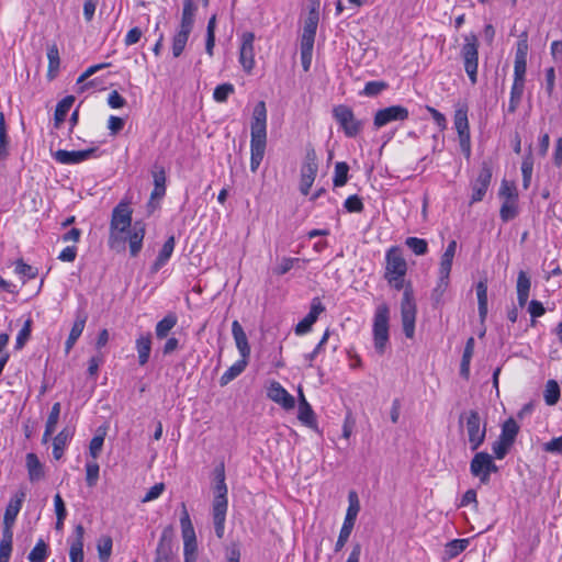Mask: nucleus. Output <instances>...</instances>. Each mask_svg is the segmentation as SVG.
Returning a JSON list of instances; mask_svg holds the SVG:
<instances>
[{"mask_svg":"<svg viewBox=\"0 0 562 562\" xmlns=\"http://www.w3.org/2000/svg\"><path fill=\"white\" fill-rule=\"evenodd\" d=\"M250 131V170L256 172L263 159L267 145V108L265 101H259L255 105Z\"/></svg>","mask_w":562,"mask_h":562,"instance_id":"f257e3e1","label":"nucleus"},{"mask_svg":"<svg viewBox=\"0 0 562 562\" xmlns=\"http://www.w3.org/2000/svg\"><path fill=\"white\" fill-rule=\"evenodd\" d=\"M132 210L128 202L121 201L112 211L110 222V237L109 245L111 248H116L117 245H124L126 238L121 234L125 233L127 228H132Z\"/></svg>","mask_w":562,"mask_h":562,"instance_id":"f03ea898","label":"nucleus"},{"mask_svg":"<svg viewBox=\"0 0 562 562\" xmlns=\"http://www.w3.org/2000/svg\"><path fill=\"white\" fill-rule=\"evenodd\" d=\"M459 425H464L468 434L470 449L476 451L486 437V423H482L480 413L475 409L463 412L459 417Z\"/></svg>","mask_w":562,"mask_h":562,"instance_id":"7ed1b4c3","label":"nucleus"},{"mask_svg":"<svg viewBox=\"0 0 562 562\" xmlns=\"http://www.w3.org/2000/svg\"><path fill=\"white\" fill-rule=\"evenodd\" d=\"M389 322L390 308L386 303H382L375 308L373 318L374 349L379 355L385 352L389 344Z\"/></svg>","mask_w":562,"mask_h":562,"instance_id":"20e7f679","label":"nucleus"},{"mask_svg":"<svg viewBox=\"0 0 562 562\" xmlns=\"http://www.w3.org/2000/svg\"><path fill=\"white\" fill-rule=\"evenodd\" d=\"M333 116L349 138L357 137L363 130L364 122L357 119L352 109L346 104L334 106Z\"/></svg>","mask_w":562,"mask_h":562,"instance_id":"39448f33","label":"nucleus"},{"mask_svg":"<svg viewBox=\"0 0 562 562\" xmlns=\"http://www.w3.org/2000/svg\"><path fill=\"white\" fill-rule=\"evenodd\" d=\"M461 57L464 63V70L469 79L474 85L477 81L479 65V42L475 34L471 33L464 36V44L461 48Z\"/></svg>","mask_w":562,"mask_h":562,"instance_id":"423d86ee","label":"nucleus"},{"mask_svg":"<svg viewBox=\"0 0 562 562\" xmlns=\"http://www.w3.org/2000/svg\"><path fill=\"white\" fill-rule=\"evenodd\" d=\"M416 303L414 300V292L412 284L405 288L403 299L401 302V316L403 331L407 338H413L415 334V321H416Z\"/></svg>","mask_w":562,"mask_h":562,"instance_id":"0eeeda50","label":"nucleus"},{"mask_svg":"<svg viewBox=\"0 0 562 562\" xmlns=\"http://www.w3.org/2000/svg\"><path fill=\"white\" fill-rule=\"evenodd\" d=\"M498 471V467L487 452H476L470 463V472L473 476L479 477L481 484H488L491 473Z\"/></svg>","mask_w":562,"mask_h":562,"instance_id":"6e6552de","label":"nucleus"},{"mask_svg":"<svg viewBox=\"0 0 562 562\" xmlns=\"http://www.w3.org/2000/svg\"><path fill=\"white\" fill-rule=\"evenodd\" d=\"M409 117L408 109L396 104L380 109L373 116V126L379 130L392 122H404Z\"/></svg>","mask_w":562,"mask_h":562,"instance_id":"1a4fd4ad","label":"nucleus"},{"mask_svg":"<svg viewBox=\"0 0 562 562\" xmlns=\"http://www.w3.org/2000/svg\"><path fill=\"white\" fill-rule=\"evenodd\" d=\"M454 127L459 136L460 148L464 156L469 158L471 156V137L467 109L456 110Z\"/></svg>","mask_w":562,"mask_h":562,"instance_id":"9d476101","label":"nucleus"},{"mask_svg":"<svg viewBox=\"0 0 562 562\" xmlns=\"http://www.w3.org/2000/svg\"><path fill=\"white\" fill-rule=\"evenodd\" d=\"M492 180V166L487 161L481 165L477 178L471 183L472 195L470 203H476L483 200Z\"/></svg>","mask_w":562,"mask_h":562,"instance_id":"9b49d317","label":"nucleus"},{"mask_svg":"<svg viewBox=\"0 0 562 562\" xmlns=\"http://www.w3.org/2000/svg\"><path fill=\"white\" fill-rule=\"evenodd\" d=\"M385 273L384 277L397 276L405 277L407 272V263L402 256L398 247H391L385 256Z\"/></svg>","mask_w":562,"mask_h":562,"instance_id":"f8f14e48","label":"nucleus"},{"mask_svg":"<svg viewBox=\"0 0 562 562\" xmlns=\"http://www.w3.org/2000/svg\"><path fill=\"white\" fill-rule=\"evenodd\" d=\"M172 535L173 529L168 526L164 529L159 542L156 548V555L154 562H172L175 554L172 551Z\"/></svg>","mask_w":562,"mask_h":562,"instance_id":"ddd939ff","label":"nucleus"},{"mask_svg":"<svg viewBox=\"0 0 562 562\" xmlns=\"http://www.w3.org/2000/svg\"><path fill=\"white\" fill-rule=\"evenodd\" d=\"M254 41L255 34L252 32H245L243 34L239 61L246 72H250L255 66Z\"/></svg>","mask_w":562,"mask_h":562,"instance_id":"4468645a","label":"nucleus"},{"mask_svg":"<svg viewBox=\"0 0 562 562\" xmlns=\"http://www.w3.org/2000/svg\"><path fill=\"white\" fill-rule=\"evenodd\" d=\"M325 311V306L321 302L319 297H314L311 303V308L307 315L297 323L295 327L296 335H304L308 333L313 324L317 321L321 313Z\"/></svg>","mask_w":562,"mask_h":562,"instance_id":"2eb2a0df","label":"nucleus"},{"mask_svg":"<svg viewBox=\"0 0 562 562\" xmlns=\"http://www.w3.org/2000/svg\"><path fill=\"white\" fill-rule=\"evenodd\" d=\"M95 151L94 148L68 151L58 149L53 154L56 161L63 165H76L89 159Z\"/></svg>","mask_w":562,"mask_h":562,"instance_id":"dca6fc26","label":"nucleus"},{"mask_svg":"<svg viewBox=\"0 0 562 562\" xmlns=\"http://www.w3.org/2000/svg\"><path fill=\"white\" fill-rule=\"evenodd\" d=\"M267 395L270 400L280 404L284 409H292L295 406L294 397L279 382L273 381L270 384Z\"/></svg>","mask_w":562,"mask_h":562,"instance_id":"f3484780","label":"nucleus"},{"mask_svg":"<svg viewBox=\"0 0 562 562\" xmlns=\"http://www.w3.org/2000/svg\"><path fill=\"white\" fill-rule=\"evenodd\" d=\"M319 21V13L316 9H311L304 22L303 33L301 37L302 45L314 46L316 30Z\"/></svg>","mask_w":562,"mask_h":562,"instance_id":"a211bd4d","label":"nucleus"},{"mask_svg":"<svg viewBox=\"0 0 562 562\" xmlns=\"http://www.w3.org/2000/svg\"><path fill=\"white\" fill-rule=\"evenodd\" d=\"M145 237V224L142 221H136L132 228L128 231V246L130 254L132 257H136L143 246V240Z\"/></svg>","mask_w":562,"mask_h":562,"instance_id":"6ab92c4d","label":"nucleus"},{"mask_svg":"<svg viewBox=\"0 0 562 562\" xmlns=\"http://www.w3.org/2000/svg\"><path fill=\"white\" fill-rule=\"evenodd\" d=\"M75 537L70 542L69 559L70 562H83V536L85 528L82 525H77L74 530Z\"/></svg>","mask_w":562,"mask_h":562,"instance_id":"aec40b11","label":"nucleus"},{"mask_svg":"<svg viewBox=\"0 0 562 562\" xmlns=\"http://www.w3.org/2000/svg\"><path fill=\"white\" fill-rule=\"evenodd\" d=\"M232 334L236 344V347L243 359L248 360L250 356V346L248 338L238 321H234L232 324Z\"/></svg>","mask_w":562,"mask_h":562,"instance_id":"412c9836","label":"nucleus"},{"mask_svg":"<svg viewBox=\"0 0 562 562\" xmlns=\"http://www.w3.org/2000/svg\"><path fill=\"white\" fill-rule=\"evenodd\" d=\"M87 319H88V316L85 312L77 313L75 323H74V325L70 329L69 336L65 342V350L67 353L72 349L74 345L76 344L78 338L81 336V334L85 329Z\"/></svg>","mask_w":562,"mask_h":562,"instance_id":"4be33fe9","label":"nucleus"},{"mask_svg":"<svg viewBox=\"0 0 562 562\" xmlns=\"http://www.w3.org/2000/svg\"><path fill=\"white\" fill-rule=\"evenodd\" d=\"M299 394H300V398H299V416L297 417L306 426H308L311 428H315L316 427L315 413L312 409V406L307 403L301 387L299 389Z\"/></svg>","mask_w":562,"mask_h":562,"instance_id":"5701e85b","label":"nucleus"},{"mask_svg":"<svg viewBox=\"0 0 562 562\" xmlns=\"http://www.w3.org/2000/svg\"><path fill=\"white\" fill-rule=\"evenodd\" d=\"M25 498V493L20 492L14 497H12L5 508L3 516V524L14 525L18 514L22 508L23 501Z\"/></svg>","mask_w":562,"mask_h":562,"instance_id":"b1692460","label":"nucleus"},{"mask_svg":"<svg viewBox=\"0 0 562 562\" xmlns=\"http://www.w3.org/2000/svg\"><path fill=\"white\" fill-rule=\"evenodd\" d=\"M196 11V5L194 4L193 0H183V9H182V16L180 22V30L190 32L193 29L194 24V14Z\"/></svg>","mask_w":562,"mask_h":562,"instance_id":"393cba45","label":"nucleus"},{"mask_svg":"<svg viewBox=\"0 0 562 562\" xmlns=\"http://www.w3.org/2000/svg\"><path fill=\"white\" fill-rule=\"evenodd\" d=\"M26 468L31 482H37L45 475L43 464L35 453L31 452L26 454Z\"/></svg>","mask_w":562,"mask_h":562,"instance_id":"a878e982","label":"nucleus"},{"mask_svg":"<svg viewBox=\"0 0 562 562\" xmlns=\"http://www.w3.org/2000/svg\"><path fill=\"white\" fill-rule=\"evenodd\" d=\"M530 285V278L525 271H520L517 277V301L520 307H524L527 304Z\"/></svg>","mask_w":562,"mask_h":562,"instance_id":"bb28decb","label":"nucleus"},{"mask_svg":"<svg viewBox=\"0 0 562 562\" xmlns=\"http://www.w3.org/2000/svg\"><path fill=\"white\" fill-rule=\"evenodd\" d=\"M476 296H477V305H479V316L481 323H484L487 316V282L486 280H481L477 282L476 286Z\"/></svg>","mask_w":562,"mask_h":562,"instance_id":"cd10ccee","label":"nucleus"},{"mask_svg":"<svg viewBox=\"0 0 562 562\" xmlns=\"http://www.w3.org/2000/svg\"><path fill=\"white\" fill-rule=\"evenodd\" d=\"M214 499L212 504L213 510H226L228 507L227 501V485L226 483H215L214 487Z\"/></svg>","mask_w":562,"mask_h":562,"instance_id":"c85d7f7f","label":"nucleus"},{"mask_svg":"<svg viewBox=\"0 0 562 562\" xmlns=\"http://www.w3.org/2000/svg\"><path fill=\"white\" fill-rule=\"evenodd\" d=\"M72 431L68 428H64L59 431L53 440V456L56 460H59L64 454V449L68 441L72 437Z\"/></svg>","mask_w":562,"mask_h":562,"instance_id":"c756f323","label":"nucleus"},{"mask_svg":"<svg viewBox=\"0 0 562 562\" xmlns=\"http://www.w3.org/2000/svg\"><path fill=\"white\" fill-rule=\"evenodd\" d=\"M318 168L301 167V177H300V192L303 195H307L310 190L316 179Z\"/></svg>","mask_w":562,"mask_h":562,"instance_id":"7c9ffc66","label":"nucleus"},{"mask_svg":"<svg viewBox=\"0 0 562 562\" xmlns=\"http://www.w3.org/2000/svg\"><path fill=\"white\" fill-rule=\"evenodd\" d=\"M176 240L175 236H170L165 244L162 245V248L160 249L154 265L153 270L158 271L162 266L166 265V262L171 257L173 249H175Z\"/></svg>","mask_w":562,"mask_h":562,"instance_id":"2f4dec72","label":"nucleus"},{"mask_svg":"<svg viewBox=\"0 0 562 562\" xmlns=\"http://www.w3.org/2000/svg\"><path fill=\"white\" fill-rule=\"evenodd\" d=\"M136 350L138 353V363L145 366L149 360L151 351V335L149 333L136 339Z\"/></svg>","mask_w":562,"mask_h":562,"instance_id":"473e14b6","label":"nucleus"},{"mask_svg":"<svg viewBox=\"0 0 562 562\" xmlns=\"http://www.w3.org/2000/svg\"><path fill=\"white\" fill-rule=\"evenodd\" d=\"M154 190L151 191L150 199H161L166 194V171L164 167L153 171Z\"/></svg>","mask_w":562,"mask_h":562,"instance_id":"72a5a7b5","label":"nucleus"},{"mask_svg":"<svg viewBox=\"0 0 562 562\" xmlns=\"http://www.w3.org/2000/svg\"><path fill=\"white\" fill-rule=\"evenodd\" d=\"M248 364V360L240 358L233 366H231L220 378V384L222 386L227 385L231 381L236 379L244 372Z\"/></svg>","mask_w":562,"mask_h":562,"instance_id":"f704fd0d","label":"nucleus"},{"mask_svg":"<svg viewBox=\"0 0 562 562\" xmlns=\"http://www.w3.org/2000/svg\"><path fill=\"white\" fill-rule=\"evenodd\" d=\"M474 345H475L474 338L470 337L467 340V344H465V347L463 350L461 364H460V374L465 380H468L470 376V362H471V359H472V356L474 352Z\"/></svg>","mask_w":562,"mask_h":562,"instance_id":"c9c22d12","label":"nucleus"},{"mask_svg":"<svg viewBox=\"0 0 562 562\" xmlns=\"http://www.w3.org/2000/svg\"><path fill=\"white\" fill-rule=\"evenodd\" d=\"M75 102L74 95H67L63 100H60L55 109L54 114V125L56 128L60 126V124L65 121L67 113L69 112L70 108L72 106Z\"/></svg>","mask_w":562,"mask_h":562,"instance_id":"e433bc0d","label":"nucleus"},{"mask_svg":"<svg viewBox=\"0 0 562 562\" xmlns=\"http://www.w3.org/2000/svg\"><path fill=\"white\" fill-rule=\"evenodd\" d=\"M47 58H48L47 77H48V79L53 80L54 78H56L58 70H59V66H60L59 50H58V47L56 44L48 46Z\"/></svg>","mask_w":562,"mask_h":562,"instance_id":"4c0bfd02","label":"nucleus"},{"mask_svg":"<svg viewBox=\"0 0 562 562\" xmlns=\"http://www.w3.org/2000/svg\"><path fill=\"white\" fill-rule=\"evenodd\" d=\"M181 507H182V513H181V517H180V526H181L182 538H183V541H186V540L192 541V540L196 539L195 531H194L193 525L191 522L190 515L187 510L186 504L182 503Z\"/></svg>","mask_w":562,"mask_h":562,"instance_id":"58836bf2","label":"nucleus"},{"mask_svg":"<svg viewBox=\"0 0 562 562\" xmlns=\"http://www.w3.org/2000/svg\"><path fill=\"white\" fill-rule=\"evenodd\" d=\"M519 432V426L516 423L514 418H508L504 422L502 425V431L499 435V438L503 439V441H507L510 445H514L516 437Z\"/></svg>","mask_w":562,"mask_h":562,"instance_id":"ea45409f","label":"nucleus"},{"mask_svg":"<svg viewBox=\"0 0 562 562\" xmlns=\"http://www.w3.org/2000/svg\"><path fill=\"white\" fill-rule=\"evenodd\" d=\"M178 322L177 316L173 313H169L156 325V336L162 339L168 336L169 331L176 326Z\"/></svg>","mask_w":562,"mask_h":562,"instance_id":"a19ab883","label":"nucleus"},{"mask_svg":"<svg viewBox=\"0 0 562 562\" xmlns=\"http://www.w3.org/2000/svg\"><path fill=\"white\" fill-rule=\"evenodd\" d=\"M543 398L547 405H555L560 398V386L555 380H549L546 383Z\"/></svg>","mask_w":562,"mask_h":562,"instance_id":"79ce46f5","label":"nucleus"},{"mask_svg":"<svg viewBox=\"0 0 562 562\" xmlns=\"http://www.w3.org/2000/svg\"><path fill=\"white\" fill-rule=\"evenodd\" d=\"M449 286V277L439 274L437 285L431 292V301L434 306H439L442 303V296Z\"/></svg>","mask_w":562,"mask_h":562,"instance_id":"37998d69","label":"nucleus"},{"mask_svg":"<svg viewBox=\"0 0 562 562\" xmlns=\"http://www.w3.org/2000/svg\"><path fill=\"white\" fill-rule=\"evenodd\" d=\"M524 88H525V82H516V81L513 82L512 90H510V99H509V104H508L509 113L516 112V110L520 103L522 93H524Z\"/></svg>","mask_w":562,"mask_h":562,"instance_id":"c03bdc74","label":"nucleus"},{"mask_svg":"<svg viewBox=\"0 0 562 562\" xmlns=\"http://www.w3.org/2000/svg\"><path fill=\"white\" fill-rule=\"evenodd\" d=\"M349 166L345 161H338L335 165V173L333 178L334 187L339 188L348 181Z\"/></svg>","mask_w":562,"mask_h":562,"instance_id":"a18cd8bd","label":"nucleus"},{"mask_svg":"<svg viewBox=\"0 0 562 562\" xmlns=\"http://www.w3.org/2000/svg\"><path fill=\"white\" fill-rule=\"evenodd\" d=\"M533 170V159L531 155V146H529V153L524 158L521 164V173H522V187L524 189H528L531 182V176Z\"/></svg>","mask_w":562,"mask_h":562,"instance_id":"49530a36","label":"nucleus"},{"mask_svg":"<svg viewBox=\"0 0 562 562\" xmlns=\"http://www.w3.org/2000/svg\"><path fill=\"white\" fill-rule=\"evenodd\" d=\"M468 546H469L468 539L451 540L450 542H448L446 544V549H445L446 555L449 559H453L457 555H459L461 552H463Z\"/></svg>","mask_w":562,"mask_h":562,"instance_id":"de8ad7c7","label":"nucleus"},{"mask_svg":"<svg viewBox=\"0 0 562 562\" xmlns=\"http://www.w3.org/2000/svg\"><path fill=\"white\" fill-rule=\"evenodd\" d=\"M518 214V205L517 201L513 200H504L501 210L499 216L503 222H509L514 220Z\"/></svg>","mask_w":562,"mask_h":562,"instance_id":"09e8293b","label":"nucleus"},{"mask_svg":"<svg viewBox=\"0 0 562 562\" xmlns=\"http://www.w3.org/2000/svg\"><path fill=\"white\" fill-rule=\"evenodd\" d=\"M112 539L109 536H103L98 541V554L100 562H109L112 552Z\"/></svg>","mask_w":562,"mask_h":562,"instance_id":"8fccbe9b","label":"nucleus"},{"mask_svg":"<svg viewBox=\"0 0 562 562\" xmlns=\"http://www.w3.org/2000/svg\"><path fill=\"white\" fill-rule=\"evenodd\" d=\"M190 32L179 30L172 40V55L173 57H179L187 45L189 40Z\"/></svg>","mask_w":562,"mask_h":562,"instance_id":"3c124183","label":"nucleus"},{"mask_svg":"<svg viewBox=\"0 0 562 562\" xmlns=\"http://www.w3.org/2000/svg\"><path fill=\"white\" fill-rule=\"evenodd\" d=\"M48 557V547L40 539L29 554L30 562H44Z\"/></svg>","mask_w":562,"mask_h":562,"instance_id":"603ef678","label":"nucleus"},{"mask_svg":"<svg viewBox=\"0 0 562 562\" xmlns=\"http://www.w3.org/2000/svg\"><path fill=\"white\" fill-rule=\"evenodd\" d=\"M32 325H33V321L31 318H27L24 322L23 327L20 329V331L16 336V340H15V349L16 350L23 349L25 344L29 341V339L31 337V333H32Z\"/></svg>","mask_w":562,"mask_h":562,"instance_id":"864d4df0","label":"nucleus"},{"mask_svg":"<svg viewBox=\"0 0 562 562\" xmlns=\"http://www.w3.org/2000/svg\"><path fill=\"white\" fill-rule=\"evenodd\" d=\"M405 245L417 256H423L428 251V244L423 238L408 237Z\"/></svg>","mask_w":562,"mask_h":562,"instance_id":"5fc2aeb1","label":"nucleus"},{"mask_svg":"<svg viewBox=\"0 0 562 562\" xmlns=\"http://www.w3.org/2000/svg\"><path fill=\"white\" fill-rule=\"evenodd\" d=\"M15 273L26 278V279H35L38 274L37 268L30 266L23 261V259H18L15 261Z\"/></svg>","mask_w":562,"mask_h":562,"instance_id":"6e6d98bb","label":"nucleus"},{"mask_svg":"<svg viewBox=\"0 0 562 562\" xmlns=\"http://www.w3.org/2000/svg\"><path fill=\"white\" fill-rule=\"evenodd\" d=\"M226 513H227L226 510H213L212 509L215 535L220 539H222L224 537Z\"/></svg>","mask_w":562,"mask_h":562,"instance_id":"4d7b16f0","label":"nucleus"},{"mask_svg":"<svg viewBox=\"0 0 562 562\" xmlns=\"http://www.w3.org/2000/svg\"><path fill=\"white\" fill-rule=\"evenodd\" d=\"M499 196L504 200H518V192L516 186L513 182H508L507 180H503L499 189Z\"/></svg>","mask_w":562,"mask_h":562,"instance_id":"13d9d810","label":"nucleus"},{"mask_svg":"<svg viewBox=\"0 0 562 562\" xmlns=\"http://www.w3.org/2000/svg\"><path fill=\"white\" fill-rule=\"evenodd\" d=\"M234 91L235 88L232 83H222L214 89L213 98L216 102H225Z\"/></svg>","mask_w":562,"mask_h":562,"instance_id":"bf43d9fd","label":"nucleus"},{"mask_svg":"<svg viewBox=\"0 0 562 562\" xmlns=\"http://www.w3.org/2000/svg\"><path fill=\"white\" fill-rule=\"evenodd\" d=\"M387 88L384 81H369L366 83L362 94L367 97H375Z\"/></svg>","mask_w":562,"mask_h":562,"instance_id":"052dcab7","label":"nucleus"},{"mask_svg":"<svg viewBox=\"0 0 562 562\" xmlns=\"http://www.w3.org/2000/svg\"><path fill=\"white\" fill-rule=\"evenodd\" d=\"M99 464L95 462L86 464V481L88 486L93 487L99 480Z\"/></svg>","mask_w":562,"mask_h":562,"instance_id":"680f3d73","label":"nucleus"},{"mask_svg":"<svg viewBox=\"0 0 562 562\" xmlns=\"http://www.w3.org/2000/svg\"><path fill=\"white\" fill-rule=\"evenodd\" d=\"M344 207L349 213H360L363 211L364 206L362 200L357 194H353L346 199Z\"/></svg>","mask_w":562,"mask_h":562,"instance_id":"e2e57ef3","label":"nucleus"},{"mask_svg":"<svg viewBox=\"0 0 562 562\" xmlns=\"http://www.w3.org/2000/svg\"><path fill=\"white\" fill-rule=\"evenodd\" d=\"M299 261H300L299 258L283 257L281 259L280 263L276 268H273V273L277 276H283L293 268L295 262H299Z\"/></svg>","mask_w":562,"mask_h":562,"instance_id":"0e129e2a","label":"nucleus"},{"mask_svg":"<svg viewBox=\"0 0 562 562\" xmlns=\"http://www.w3.org/2000/svg\"><path fill=\"white\" fill-rule=\"evenodd\" d=\"M60 408H61V405L59 402L53 404L52 409H50L49 415L46 420V425H45V427H47L48 431L50 429H56V426H57V423L59 419V415H60Z\"/></svg>","mask_w":562,"mask_h":562,"instance_id":"69168bd1","label":"nucleus"},{"mask_svg":"<svg viewBox=\"0 0 562 562\" xmlns=\"http://www.w3.org/2000/svg\"><path fill=\"white\" fill-rule=\"evenodd\" d=\"M527 54H528L527 33L524 32L520 35L519 41L517 43L515 60H527Z\"/></svg>","mask_w":562,"mask_h":562,"instance_id":"338daca9","label":"nucleus"},{"mask_svg":"<svg viewBox=\"0 0 562 562\" xmlns=\"http://www.w3.org/2000/svg\"><path fill=\"white\" fill-rule=\"evenodd\" d=\"M512 446L513 445H510L507 441H503V439H501L498 437V439L493 443L492 450H493L495 457L501 460V459L505 458V456L508 453Z\"/></svg>","mask_w":562,"mask_h":562,"instance_id":"774afa93","label":"nucleus"}]
</instances>
